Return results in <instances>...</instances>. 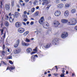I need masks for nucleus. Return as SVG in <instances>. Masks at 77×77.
Masks as SVG:
<instances>
[{
    "mask_svg": "<svg viewBox=\"0 0 77 77\" xmlns=\"http://www.w3.org/2000/svg\"><path fill=\"white\" fill-rule=\"evenodd\" d=\"M36 9H39V7L37 6V7H36Z\"/></svg>",
    "mask_w": 77,
    "mask_h": 77,
    "instance_id": "052dcab7",
    "label": "nucleus"
},
{
    "mask_svg": "<svg viewBox=\"0 0 77 77\" xmlns=\"http://www.w3.org/2000/svg\"><path fill=\"white\" fill-rule=\"evenodd\" d=\"M33 51H34L35 52H37L38 51H37V47H36L35 49H34L33 50Z\"/></svg>",
    "mask_w": 77,
    "mask_h": 77,
    "instance_id": "72a5a7b5",
    "label": "nucleus"
},
{
    "mask_svg": "<svg viewBox=\"0 0 77 77\" xmlns=\"http://www.w3.org/2000/svg\"><path fill=\"white\" fill-rule=\"evenodd\" d=\"M49 8H50V7L48 6L46 8V10H48L49 9Z\"/></svg>",
    "mask_w": 77,
    "mask_h": 77,
    "instance_id": "8fccbe9b",
    "label": "nucleus"
},
{
    "mask_svg": "<svg viewBox=\"0 0 77 77\" xmlns=\"http://www.w3.org/2000/svg\"><path fill=\"white\" fill-rule=\"evenodd\" d=\"M24 18L25 19H26V18L27 19V15H25L24 16Z\"/></svg>",
    "mask_w": 77,
    "mask_h": 77,
    "instance_id": "79ce46f5",
    "label": "nucleus"
},
{
    "mask_svg": "<svg viewBox=\"0 0 77 77\" xmlns=\"http://www.w3.org/2000/svg\"><path fill=\"white\" fill-rule=\"evenodd\" d=\"M23 6H25V3H23Z\"/></svg>",
    "mask_w": 77,
    "mask_h": 77,
    "instance_id": "774afa93",
    "label": "nucleus"
},
{
    "mask_svg": "<svg viewBox=\"0 0 77 77\" xmlns=\"http://www.w3.org/2000/svg\"><path fill=\"white\" fill-rule=\"evenodd\" d=\"M65 73H62L60 75V76L61 77H65Z\"/></svg>",
    "mask_w": 77,
    "mask_h": 77,
    "instance_id": "473e14b6",
    "label": "nucleus"
},
{
    "mask_svg": "<svg viewBox=\"0 0 77 77\" xmlns=\"http://www.w3.org/2000/svg\"><path fill=\"white\" fill-rule=\"evenodd\" d=\"M43 26L45 29H48L49 28V24L48 22L44 23L43 24Z\"/></svg>",
    "mask_w": 77,
    "mask_h": 77,
    "instance_id": "f03ea898",
    "label": "nucleus"
},
{
    "mask_svg": "<svg viewBox=\"0 0 77 77\" xmlns=\"http://www.w3.org/2000/svg\"><path fill=\"white\" fill-rule=\"evenodd\" d=\"M44 17H41L40 19L39 20V22L41 24H44Z\"/></svg>",
    "mask_w": 77,
    "mask_h": 77,
    "instance_id": "6e6552de",
    "label": "nucleus"
},
{
    "mask_svg": "<svg viewBox=\"0 0 77 77\" xmlns=\"http://www.w3.org/2000/svg\"><path fill=\"white\" fill-rule=\"evenodd\" d=\"M19 15V13L18 12H15L14 13V17L15 18H18V16Z\"/></svg>",
    "mask_w": 77,
    "mask_h": 77,
    "instance_id": "a211bd4d",
    "label": "nucleus"
},
{
    "mask_svg": "<svg viewBox=\"0 0 77 77\" xmlns=\"http://www.w3.org/2000/svg\"><path fill=\"white\" fill-rule=\"evenodd\" d=\"M5 25L6 26H8L9 25V23H8V22H6L5 23Z\"/></svg>",
    "mask_w": 77,
    "mask_h": 77,
    "instance_id": "4c0bfd02",
    "label": "nucleus"
},
{
    "mask_svg": "<svg viewBox=\"0 0 77 77\" xmlns=\"http://www.w3.org/2000/svg\"><path fill=\"white\" fill-rule=\"evenodd\" d=\"M29 1V0H25V1L26 3H27Z\"/></svg>",
    "mask_w": 77,
    "mask_h": 77,
    "instance_id": "6e6d98bb",
    "label": "nucleus"
},
{
    "mask_svg": "<svg viewBox=\"0 0 77 77\" xmlns=\"http://www.w3.org/2000/svg\"><path fill=\"white\" fill-rule=\"evenodd\" d=\"M20 52V50H16L14 52V54H17V53H19Z\"/></svg>",
    "mask_w": 77,
    "mask_h": 77,
    "instance_id": "b1692460",
    "label": "nucleus"
},
{
    "mask_svg": "<svg viewBox=\"0 0 77 77\" xmlns=\"http://www.w3.org/2000/svg\"><path fill=\"white\" fill-rule=\"evenodd\" d=\"M68 34L67 32H64L61 35V37L63 38V39H65V38H66L68 36Z\"/></svg>",
    "mask_w": 77,
    "mask_h": 77,
    "instance_id": "f257e3e1",
    "label": "nucleus"
},
{
    "mask_svg": "<svg viewBox=\"0 0 77 77\" xmlns=\"http://www.w3.org/2000/svg\"><path fill=\"white\" fill-rule=\"evenodd\" d=\"M22 24L20 22H17L15 23V26L16 27L19 28L21 26Z\"/></svg>",
    "mask_w": 77,
    "mask_h": 77,
    "instance_id": "1a4fd4ad",
    "label": "nucleus"
},
{
    "mask_svg": "<svg viewBox=\"0 0 77 77\" xmlns=\"http://www.w3.org/2000/svg\"><path fill=\"white\" fill-rule=\"evenodd\" d=\"M6 36V33H5L3 36V39L2 40V41H3L5 39V37Z\"/></svg>",
    "mask_w": 77,
    "mask_h": 77,
    "instance_id": "bb28decb",
    "label": "nucleus"
},
{
    "mask_svg": "<svg viewBox=\"0 0 77 77\" xmlns=\"http://www.w3.org/2000/svg\"><path fill=\"white\" fill-rule=\"evenodd\" d=\"M30 39H29V38H26L25 40V42H30Z\"/></svg>",
    "mask_w": 77,
    "mask_h": 77,
    "instance_id": "5701e85b",
    "label": "nucleus"
},
{
    "mask_svg": "<svg viewBox=\"0 0 77 77\" xmlns=\"http://www.w3.org/2000/svg\"><path fill=\"white\" fill-rule=\"evenodd\" d=\"M27 19H26V18H24V19H23V21H27Z\"/></svg>",
    "mask_w": 77,
    "mask_h": 77,
    "instance_id": "09e8293b",
    "label": "nucleus"
},
{
    "mask_svg": "<svg viewBox=\"0 0 77 77\" xmlns=\"http://www.w3.org/2000/svg\"><path fill=\"white\" fill-rule=\"evenodd\" d=\"M17 6L18 7V8H20V5H17Z\"/></svg>",
    "mask_w": 77,
    "mask_h": 77,
    "instance_id": "338daca9",
    "label": "nucleus"
},
{
    "mask_svg": "<svg viewBox=\"0 0 77 77\" xmlns=\"http://www.w3.org/2000/svg\"><path fill=\"white\" fill-rule=\"evenodd\" d=\"M6 18H9V17L8 16L6 15Z\"/></svg>",
    "mask_w": 77,
    "mask_h": 77,
    "instance_id": "e2e57ef3",
    "label": "nucleus"
},
{
    "mask_svg": "<svg viewBox=\"0 0 77 77\" xmlns=\"http://www.w3.org/2000/svg\"><path fill=\"white\" fill-rule=\"evenodd\" d=\"M23 14H27V12L26 11H24V12H23Z\"/></svg>",
    "mask_w": 77,
    "mask_h": 77,
    "instance_id": "4d7b16f0",
    "label": "nucleus"
},
{
    "mask_svg": "<svg viewBox=\"0 0 77 77\" xmlns=\"http://www.w3.org/2000/svg\"><path fill=\"white\" fill-rule=\"evenodd\" d=\"M29 33V31H26L23 33V36H27L28 34Z\"/></svg>",
    "mask_w": 77,
    "mask_h": 77,
    "instance_id": "aec40b11",
    "label": "nucleus"
},
{
    "mask_svg": "<svg viewBox=\"0 0 77 77\" xmlns=\"http://www.w3.org/2000/svg\"><path fill=\"white\" fill-rule=\"evenodd\" d=\"M32 51V49L30 48H28L26 49V51L27 53H31Z\"/></svg>",
    "mask_w": 77,
    "mask_h": 77,
    "instance_id": "f3484780",
    "label": "nucleus"
},
{
    "mask_svg": "<svg viewBox=\"0 0 77 77\" xmlns=\"http://www.w3.org/2000/svg\"><path fill=\"white\" fill-rule=\"evenodd\" d=\"M38 14H39V13L38 12H37L35 13V14H36V15H38Z\"/></svg>",
    "mask_w": 77,
    "mask_h": 77,
    "instance_id": "13d9d810",
    "label": "nucleus"
},
{
    "mask_svg": "<svg viewBox=\"0 0 77 77\" xmlns=\"http://www.w3.org/2000/svg\"><path fill=\"white\" fill-rule=\"evenodd\" d=\"M51 74H49L48 75V77H50V76H51Z\"/></svg>",
    "mask_w": 77,
    "mask_h": 77,
    "instance_id": "680f3d73",
    "label": "nucleus"
},
{
    "mask_svg": "<svg viewBox=\"0 0 77 77\" xmlns=\"http://www.w3.org/2000/svg\"><path fill=\"white\" fill-rule=\"evenodd\" d=\"M68 21L67 20L62 19L61 22L63 23H66Z\"/></svg>",
    "mask_w": 77,
    "mask_h": 77,
    "instance_id": "6ab92c4d",
    "label": "nucleus"
},
{
    "mask_svg": "<svg viewBox=\"0 0 77 77\" xmlns=\"http://www.w3.org/2000/svg\"><path fill=\"white\" fill-rule=\"evenodd\" d=\"M14 0L12 1L11 2V6L12 7H13V6H14Z\"/></svg>",
    "mask_w": 77,
    "mask_h": 77,
    "instance_id": "c756f323",
    "label": "nucleus"
},
{
    "mask_svg": "<svg viewBox=\"0 0 77 77\" xmlns=\"http://www.w3.org/2000/svg\"><path fill=\"white\" fill-rule=\"evenodd\" d=\"M14 69V67H10L9 68V69L10 71H11V70H13V69Z\"/></svg>",
    "mask_w": 77,
    "mask_h": 77,
    "instance_id": "e433bc0d",
    "label": "nucleus"
},
{
    "mask_svg": "<svg viewBox=\"0 0 77 77\" xmlns=\"http://www.w3.org/2000/svg\"><path fill=\"white\" fill-rule=\"evenodd\" d=\"M5 51H3L2 52V54H3V55H4L3 54H5Z\"/></svg>",
    "mask_w": 77,
    "mask_h": 77,
    "instance_id": "603ef678",
    "label": "nucleus"
},
{
    "mask_svg": "<svg viewBox=\"0 0 77 77\" xmlns=\"http://www.w3.org/2000/svg\"><path fill=\"white\" fill-rule=\"evenodd\" d=\"M16 43L18 44H19L20 43V39L17 40Z\"/></svg>",
    "mask_w": 77,
    "mask_h": 77,
    "instance_id": "f704fd0d",
    "label": "nucleus"
},
{
    "mask_svg": "<svg viewBox=\"0 0 77 77\" xmlns=\"http://www.w3.org/2000/svg\"><path fill=\"white\" fill-rule=\"evenodd\" d=\"M35 8H32L31 10V12H34V11H35Z\"/></svg>",
    "mask_w": 77,
    "mask_h": 77,
    "instance_id": "c85d7f7f",
    "label": "nucleus"
},
{
    "mask_svg": "<svg viewBox=\"0 0 77 77\" xmlns=\"http://www.w3.org/2000/svg\"><path fill=\"white\" fill-rule=\"evenodd\" d=\"M68 25H69L70 26L73 25L72 24V19H70L68 22L67 23Z\"/></svg>",
    "mask_w": 77,
    "mask_h": 77,
    "instance_id": "f8f14e48",
    "label": "nucleus"
},
{
    "mask_svg": "<svg viewBox=\"0 0 77 77\" xmlns=\"http://www.w3.org/2000/svg\"><path fill=\"white\" fill-rule=\"evenodd\" d=\"M62 71L63 73H64V72H65V70H63Z\"/></svg>",
    "mask_w": 77,
    "mask_h": 77,
    "instance_id": "0e129e2a",
    "label": "nucleus"
},
{
    "mask_svg": "<svg viewBox=\"0 0 77 77\" xmlns=\"http://www.w3.org/2000/svg\"><path fill=\"white\" fill-rule=\"evenodd\" d=\"M54 75H55V76H57V75H58V74L57 73H54Z\"/></svg>",
    "mask_w": 77,
    "mask_h": 77,
    "instance_id": "37998d69",
    "label": "nucleus"
},
{
    "mask_svg": "<svg viewBox=\"0 0 77 77\" xmlns=\"http://www.w3.org/2000/svg\"><path fill=\"white\" fill-rule=\"evenodd\" d=\"M57 8L59 9H62L63 7V4H60L57 5Z\"/></svg>",
    "mask_w": 77,
    "mask_h": 77,
    "instance_id": "ddd939ff",
    "label": "nucleus"
},
{
    "mask_svg": "<svg viewBox=\"0 0 77 77\" xmlns=\"http://www.w3.org/2000/svg\"><path fill=\"white\" fill-rule=\"evenodd\" d=\"M69 4H66L65 5V8H69Z\"/></svg>",
    "mask_w": 77,
    "mask_h": 77,
    "instance_id": "7c9ffc66",
    "label": "nucleus"
},
{
    "mask_svg": "<svg viewBox=\"0 0 77 77\" xmlns=\"http://www.w3.org/2000/svg\"><path fill=\"white\" fill-rule=\"evenodd\" d=\"M59 24H60V23H59V21H56L54 23V26L56 27H58V26H59Z\"/></svg>",
    "mask_w": 77,
    "mask_h": 77,
    "instance_id": "9b49d317",
    "label": "nucleus"
},
{
    "mask_svg": "<svg viewBox=\"0 0 77 77\" xmlns=\"http://www.w3.org/2000/svg\"><path fill=\"white\" fill-rule=\"evenodd\" d=\"M30 45V44L27 43H25V47H28Z\"/></svg>",
    "mask_w": 77,
    "mask_h": 77,
    "instance_id": "2f4dec72",
    "label": "nucleus"
},
{
    "mask_svg": "<svg viewBox=\"0 0 77 77\" xmlns=\"http://www.w3.org/2000/svg\"><path fill=\"white\" fill-rule=\"evenodd\" d=\"M15 18V16H14V14H12L10 18V21L11 23H12V22H13L14 21V18Z\"/></svg>",
    "mask_w": 77,
    "mask_h": 77,
    "instance_id": "39448f33",
    "label": "nucleus"
},
{
    "mask_svg": "<svg viewBox=\"0 0 77 77\" xmlns=\"http://www.w3.org/2000/svg\"><path fill=\"white\" fill-rule=\"evenodd\" d=\"M64 16L66 17H67L69 15V11H66L64 14Z\"/></svg>",
    "mask_w": 77,
    "mask_h": 77,
    "instance_id": "dca6fc26",
    "label": "nucleus"
},
{
    "mask_svg": "<svg viewBox=\"0 0 77 77\" xmlns=\"http://www.w3.org/2000/svg\"><path fill=\"white\" fill-rule=\"evenodd\" d=\"M37 32H39V33H41L42 30V29H36Z\"/></svg>",
    "mask_w": 77,
    "mask_h": 77,
    "instance_id": "a878e982",
    "label": "nucleus"
},
{
    "mask_svg": "<svg viewBox=\"0 0 77 77\" xmlns=\"http://www.w3.org/2000/svg\"><path fill=\"white\" fill-rule=\"evenodd\" d=\"M18 32L20 33H23L25 32V29L23 28H20L18 29Z\"/></svg>",
    "mask_w": 77,
    "mask_h": 77,
    "instance_id": "7ed1b4c3",
    "label": "nucleus"
},
{
    "mask_svg": "<svg viewBox=\"0 0 77 77\" xmlns=\"http://www.w3.org/2000/svg\"><path fill=\"white\" fill-rule=\"evenodd\" d=\"M38 57V55H35V56L33 55L31 57V60L32 61H34L35 58V57Z\"/></svg>",
    "mask_w": 77,
    "mask_h": 77,
    "instance_id": "2eb2a0df",
    "label": "nucleus"
},
{
    "mask_svg": "<svg viewBox=\"0 0 77 77\" xmlns=\"http://www.w3.org/2000/svg\"><path fill=\"white\" fill-rule=\"evenodd\" d=\"M1 35H3V29H1Z\"/></svg>",
    "mask_w": 77,
    "mask_h": 77,
    "instance_id": "49530a36",
    "label": "nucleus"
},
{
    "mask_svg": "<svg viewBox=\"0 0 77 77\" xmlns=\"http://www.w3.org/2000/svg\"><path fill=\"white\" fill-rule=\"evenodd\" d=\"M21 44V45H22V46H23L24 47V46L25 47L26 42H23V41H22Z\"/></svg>",
    "mask_w": 77,
    "mask_h": 77,
    "instance_id": "4be33fe9",
    "label": "nucleus"
},
{
    "mask_svg": "<svg viewBox=\"0 0 77 77\" xmlns=\"http://www.w3.org/2000/svg\"><path fill=\"white\" fill-rule=\"evenodd\" d=\"M36 3H37L36 1H35L33 2L34 5H36Z\"/></svg>",
    "mask_w": 77,
    "mask_h": 77,
    "instance_id": "a19ab883",
    "label": "nucleus"
},
{
    "mask_svg": "<svg viewBox=\"0 0 77 77\" xmlns=\"http://www.w3.org/2000/svg\"><path fill=\"white\" fill-rule=\"evenodd\" d=\"M34 23L33 22H31L30 23L31 25H33Z\"/></svg>",
    "mask_w": 77,
    "mask_h": 77,
    "instance_id": "3c124183",
    "label": "nucleus"
},
{
    "mask_svg": "<svg viewBox=\"0 0 77 77\" xmlns=\"http://www.w3.org/2000/svg\"><path fill=\"white\" fill-rule=\"evenodd\" d=\"M2 48L3 49V50H4V49H5V45L4 44L3 45V47H2Z\"/></svg>",
    "mask_w": 77,
    "mask_h": 77,
    "instance_id": "de8ad7c7",
    "label": "nucleus"
},
{
    "mask_svg": "<svg viewBox=\"0 0 77 77\" xmlns=\"http://www.w3.org/2000/svg\"><path fill=\"white\" fill-rule=\"evenodd\" d=\"M9 63L11 64V65H12L13 64V62H12V61L9 60Z\"/></svg>",
    "mask_w": 77,
    "mask_h": 77,
    "instance_id": "ea45409f",
    "label": "nucleus"
},
{
    "mask_svg": "<svg viewBox=\"0 0 77 77\" xmlns=\"http://www.w3.org/2000/svg\"><path fill=\"white\" fill-rule=\"evenodd\" d=\"M26 24H29V22H26Z\"/></svg>",
    "mask_w": 77,
    "mask_h": 77,
    "instance_id": "69168bd1",
    "label": "nucleus"
},
{
    "mask_svg": "<svg viewBox=\"0 0 77 77\" xmlns=\"http://www.w3.org/2000/svg\"><path fill=\"white\" fill-rule=\"evenodd\" d=\"M39 2L40 3L39 4L41 5V0H39Z\"/></svg>",
    "mask_w": 77,
    "mask_h": 77,
    "instance_id": "bf43d9fd",
    "label": "nucleus"
},
{
    "mask_svg": "<svg viewBox=\"0 0 77 77\" xmlns=\"http://www.w3.org/2000/svg\"><path fill=\"white\" fill-rule=\"evenodd\" d=\"M22 24H23L24 26H26V23H25V22H22Z\"/></svg>",
    "mask_w": 77,
    "mask_h": 77,
    "instance_id": "a18cd8bd",
    "label": "nucleus"
},
{
    "mask_svg": "<svg viewBox=\"0 0 77 77\" xmlns=\"http://www.w3.org/2000/svg\"><path fill=\"white\" fill-rule=\"evenodd\" d=\"M56 2L57 3H60L59 1V0H57Z\"/></svg>",
    "mask_w": 77,
    "mask_h": 77,
    "instance_id": "c03bdc74",
    "label": "nucleus"
},
{
    "mask_svg": "<svg viewBox=\"0 0 77 77\" xmlns=\"http://www.w3.org/2000/svg\"><path fill=\"white\" fill-rule=\"evenodd\" d=\"M58 38H54L52 41V43L54 45H56L58 44Z\"/></svg>",
    "mask_w": 77,
    "mask_h": 77,
    "instance_id": "20e7f679",
    "label": "nucleus"
},
{
    "mask_svg": "<svg viewBox=\"0 0 77 77\" xmlns=\"http://www.w3.org/2000/svg\"><path fill=\"white\" fill-rule=\"evenodd\" d=\"M42 1L43 3H42V5H45L50 3V0H42Z\"/></svg>",
    "mask_w": 77,
    "mask_h": 77,
    "instance_id": "423d86ee",
    "label": "nucleus"
},
{
    "mask_svg": "<svg viewBox=\"0 0 77 77\" xmlns=\"http://www.w3.org/2000/svg\"><path fill=\"white\" fill-rule=\"evenodd\" d=\"M60 11L57 10L55 12L54 14L56 17H59V16L60 15Z\"/></svg>",
    "mask_w": 77,
    "mask_h": 77,
    "instance_id": "0eeeda50",
    "label": "nucleus"
},
{
    "mask_svg": "<svg viewBox=\"0 0 77 77\" xmlns=\"http://www.w3.org/2000/svg\"><path fill=\"white\" fill-rule=\"evenodd\" d=\"M75 9H73L71 11V12L72 14H74L75 13Z\"/></svg>",
    "mask_w": 77,
    "mask_h": 77,
    "instance_id": "393cba45",
    "label": "nucleus"
},
{
    "mask_svg": "<svg viewBox=\"0 0 77 77\" xmlns=\"http://www.w3.org/2000/svg\"><path fill=\"white\" fill-rule=\"evenodd\" d=\"M12 59V56H9L7 57V59Z\"/></svg>",
    "mask_w": 77,
    "mask_h": 77,
    "instance_id": "c9c22d12",
    "label": "nucleus"
},
{
    "mask_svg": "<svg viewBox=\"0 0 77 77\" xmlns=\"http://www.w3.org/2000/svg\"><path fill=\"white\" fill-rule=\"evenodd\" d=\"M50 47V44H48L46 45L45 46V47L46 48H49Z\"/></svg>",
    "mask_w": 77,
    "mask_h": 77,
    "instance_id": "412c9836",
    "label": "nucleus"
},
{
    "mask_svg": "<svg viewBox=\"0 0 77 77\" xmlns=\"http://www.w3.org/2000/svg\"><path fill=\"white\" fill-rule=\"evenodd\" d=\"M35 53H36V52H34V51H32V52H31L30 53V54L31 55H32V54H35Z\"/></svg>",
    "mask_w": 77,
    "mask_h": 77,
    "instance_id": "58836bf2",
    "label": "nucleus"
},
{
    "mask_svg": "<svg viewBox=\"0 0 77 77\" xmlns=\"http://www.w3.org/2000/svg\"><path fill=\"white\" fill-rule=\"evenodd\" d=\"M5 8L6 10L7 11H9L10 10V6H9V5L6 4L5 5Z\"/></svg>",
    "mask_w": 77,
    "mask_h": 77,
    "instance_id": "4468645a",
    "label": "nucleus"
},
{
    "mask_svg": "<svg viewBox=\"0 0 77 77\" xmlns=\"http://www.w3.org/2000/svg\"><path fill=\"white\" fill-rule=\"evenodd\" d=\"M18 45H19V44H18L16 43L14 45V47L15 48H16V47H18Z\"/></svg>",
    "mask_w": 77,
    "mask_h": 77,
    "instance_id": "cd10ccee",
    "label": "nucleus"
},
{
    "mask_svg": "<svg viewBox=\"0 0 77 77\" xmlns=\"http://www.w3.org/2000/svg\"><path fill=\"white\" fill-rule=\"evenodd\" d=\"M2 62L3 63H4V64L5 65H7V64H6V63H5V62L3 61Z\"/></svg>",
    "mask_w": 77,
    "mask_h": 77,
    "instance_id": "5fc2aeb1",
    "label": "nucleus"
},
{
    "mask_svg": "<svg viewBox=\"0 0 77 77\" xmlns=\"http://www.w3.org/2000/svg\"><path fill=\"white\" fill-rule=\"evenodd\" d=\"M72 21L73 26H74V25H75V24H76L77 23V20H76V19L75 18L72 19Z\"/></svg>",
    "mask_w": 77,
    "mask_h": 77,
    "instance_id": "9d476101",
    "label": "nucleus"
},
{
    "mask_svg": "<svg viewBox=\"0 0 77 77\" xmlns=\"http://www.w3.org/2000/svg\"><path fill=\"white\" fill-rule=\"evenodd\" d=\"M76 30H77V26H75L74 28Z\"/></svg>",
    "mask_w": 77,
    "mask_h": 77,
    "instance_id": "864d4df0",
    "label": "nucleus"
}]
</instances>
